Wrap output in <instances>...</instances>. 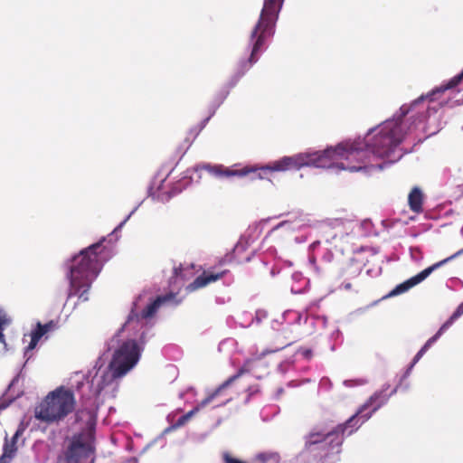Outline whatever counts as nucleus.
<instances>
[{"mask_svg":"<svg viewBox=\"0 0 463 463\" xmlns=\"http://www.w3.org/2000/svg\"><path fill=\"white\" fill-rule=\"evenodd\" d=\"M449 90L454 94L453 98L456 99L454 104H463V71L427 95L420 96L411 105H402L400 111L392 118L369 129L363 139L342 142L335 147H328L323 151H307L292 156H284L270 168L290 170L314 166L350 172L364 169L382 170L402 157L399 146L411 129L406 127L403 118L424 99L430 102L438 101L439 106L442 107L448 103V99L442 96Z\"/></svg>","mask_w":463,"mask_h":463,"instance_id":"1","label":"nucleus"},{"mask_svg":"<svg viewBox=\"0 0 463 463\" xmlns=\"http://www.w3.org/2000/svg\"><path fill=\"white\" fill-rule=\"evenodd\" d=\"M174 298L173 294L157 297L155 300L143 293L134 301L131 313L122 328L112 337L107 347H142L151 336L147 326L158 307Z\"/></svg>","mask_w":463,"mask_h":463,"instance_id":"2","label":"nucleus"},{"mask_svg":"<svg viewBox=\"0 0 463 463\" xmlns=\"http://www.w3.org/2000/svg\"><path fill=\"white\" fill-rule=\"evenodd\" d=\"M106 238L94 243L79 255L74 256L68 265L67 279L70 282L68 297L78 296L82 301L88 300V291L98 277L104 263L112 256L111 247L103 245Z\"/></svg>","mask_w":463,"mask_h":463,"instance_id":"3","label":"nucleus"},{"mask_svg":"<svg viewBox=\"0 0 463 463\" xmlns=\"http://www.w3.org/2000/svg\"><path fill=\"white\" fill-rule=\"evenodd\" d=\"M284 0H264L260 18L250 35L251 52L247 61H241L239 66L240 76L243 75L254 63H256L263 52L266 40L271 38L275 33L276 23Z\"/></svg>","mask_w":463,"mask_h":463,"instance_id":"4","label":"nucleus"},{"mask_svg":"<svg viewBox=\"0 0 463 463\" xmlns=\"http://www.w3.org/2000/svg\"><path fill=\"white\" fill-rule=\"evenodd\" d=\"M382 392H375L356 411L355 414L351 416L345 423L337 425L333 430L327 433H311L306 442V448L310 449L312 446L326 442L333 450L342 445L344 440L345 431L348 427H354L358 421L363 424L369 420L373 412H375L385 402L386 399L381 401ZM338 452V450H336Z\"/></svg>","mask_w":463,"mask_h":463,"instance_id":"5","label":"nucleus"},{"mask_svg":"<svg viewBox=\"0 0 463 463\" xmlns=\"http://www.w3.org/2000/svg\"><path fill=\"white\" fill-rule=\"evenodd\" d=\"M76 406L72 390L59 386L50 392L34 409V417L40 421L52 424L63 420Z\"/></svg>","mask_w":463,"mask_h":463,"instance_id":"6","label":"nucleus"},{"mask_svg":"<svg viewBox=\"0 0 463 463\" xmlns=\"http://www.w3.org/2000/svg\"><path fill=\"white\" fill-rule=\"evenodd\" d=\"M95 453L94 431L83 430L67 439L66 445L57 458V463H85L89 459L90 463H94Z\"/></svg>","mask_w":463,"mask_h":463,"instance_id":"7","label":"nucleus"},{"mask_svg":"<svg viewBox=\"0 0 463 463\" xmlns=\"http://www.w3.org/2000/svg\"><path fill=\"white\" fill-rule=\"evenodd\" d=\"M278 349L274 350H265L260 354L253 355L252 357L247 359L244 364L239 368L237 373L229 378H227L222 384H220L216 390L219 391V393L222 395L223 391L231 386L233 383H235L240 377H241L244 373H252L256 374L260 369L267 368L268 364L264 361V357L274 352Z\"/></svg>","mask_w":463,"mask_h":463,"instance_id":"8","label":"nucleus"},{"mask_svg":"<svg viewBox=\"0 0 463 463\" xmlns=\"http://www.w3.org/2000/svg\"><path fill=\"white\" fill-rule=\"evenodd\" d=\"M140 349H116L109 365L116 376L124 377L138 362Z\"/></svg>","mask_w":463,"mask_h":463,"instance_id":"9","label":"nucleus"},{"mask_svg":"<svg viewBox=\"0 0 463 463\" xmlns=\"http://www.w3.org/2000/svg\"><path fill=\"white\" fill-rule=\"evenodd\" d=\"M462 252H463V249L458 250V251H457L455 254H453V255H451V256H449V257H448V258H446V259H444V260H440V261H439L437 263H434L433 265H431V266L428 267L427 269H423L422 271H420L417 275H415V276L410 278L409 279L405 280L404 282L397 285L389 293V296L390 297H393V296H397V295L405 293L406 291H408L411 288L415 287L416 285L420 284L424 279H426L434 270H436L439 267L443 266L444 264H446L449 260L455 259L456 257L460 255Z\"/></svg>","mask_w":463,"mask_h":463,"instance_id":"10","label":"nucleus"},{"mask_svg":"<svg viewBox=\"0 0 463 463\" xmlns=\"http://www.w3.org/2000/svg\"><path fill=\"white\" fill-rule=\"evenodd\" d=\"M279 161V160H277L275 162H272V163L266 165L264 166H261V167L245 166L240 170L230 169V168L224 167L222 165H205L203 166V168L205 169L206 171H208L213 175H214L216 177H220V178L232 177V176H245L250 173L256 172L257 170L280 172L281 170H274V169L270 168V166H272Z\"/></svg>","mask_w":463,"mask_h":463,"instance_id":"11","label":"nucleus"},{"mask_svg":"<svg viewBox=\"0 0 463 463\" xmlns=\"http://www.w3.org/2000/svg\"><path fill=\"white\" fill-rule=\"evenodd\" d=\"M57 327L56 323L50 321L44 325L37 323L28 334L24 335V344H27V347H36L39 343H43L49 337V334L53 332Z\"/></svg>","mask_w":463,"mask_h":463,"instance_id":"12","label":"nucleus"},{"mask_svg":"<svg viewBox=\"0 0 463 463\" xmlns=\"http://www.w3.org/2000/svg\"><path fill=\"white\" fill-rule=\"evenodd\" d=\"M219 396H221V394L219 393V391H217L216 389L213 390L212 392L208 393V395L203 400H202L196 406H194L187 413L181 416L175 423V427L179 428L184 426L194 415L199 412L205 406L213 402Z\"/></svg>","mask_w":463,"mask_h":463,"instance_id":"13","label":"nucleus"},{"mask_svg":"<svg viewBox=\"0 0 463 463\" xmlns=\"http://www.w3.org/2000/svg\"><path fill=\"white\" fill-rule=\"evenodd\" d=\"M117 379L120 378L118 376H116L115 372L109 368V365H108L107 369L102 373L101 375H96L92 379V385H95L96 394H100V392L107 386L111 384Z\"/></svg>","mask_w":463,"mask_h":463,"instance_id":"14","label":"nucleus"},{"mask_svg":"<svg viewBox=\"0 0 463 463\" xmlns=\"http://www.w3.org/2000/svg\"><path fill=\"white\" fill-rule=\"evenodd\" d=\"M227 271L222 270L221 272L213 273L212 271H205L201 276L197 277L194 282L187 286V289L189 291H193L198 289L200 288L205 287L206 285L218 280L222 278Z\"/></svg>","mask_w":463,"mask_h":463,"instance_id":"15","label":"nucleus"},{"mask_svg":"<svg viewBox=\"0 0 463 463\" xmlns=\"http://www.w3.org/2000/svg\"><path fill=\"white\" fill-rule=\"evenodd\" d=\"M462 315H463V302L461 304H459V306L457 307V309L451 315L449 319L442 325V326L439 328V330L425 343L423 347H430L435 343V341L441 335L443 331L448 329L454 323V321L457 320L458 317H460Z\"/></svg>","mask_w":463,"mask_h":463,"instance_id":"16","label":"nucleus"},{"mask_svg":"<svg viewBox=\"0 0 463 463\" xmlns=\"http://www.w3.org/2000/svg\"><path fill=\"white\" fill-rule=\"evenodd\" d=\"M423 195L420 188L414 187L409 194L408 202L409 206L414 213H420L422 211Z\"/></svg>","mask_w":463,"mask_h":463,"instance_id":"17","label":"nucleus"},{"mask_svg":"<svg viewBox=\"0 0 463 463\" xmlns=\"http://www.w3.org/2000/svg\"><path fill=\"white\" fill-rule=\"evenodd\" d=\"M255 460L259 463H279L281 457L279 453L276 451H264L258 453L255 457Z\"/></svg>","mask_w":463,"mask_h":463,"instance_id":"18","label":"nucleus"},{"mask_svg":"<svg viewBox=\"0 0 463 463\" xmlns=\"http://www.w3.org/2000/svg\"><path fill=\"white\" fill-rule=\"evenodd\" d=\"M292 279L294 282H298V283H302L303 286H295V285H292L291 286V292L294 293V294H301L305 291L307 284H308V280L303 277V275L301 273H294L292 275Z\"/></svg>","mask_w":463,"mask_h":463,"instance_id":"19","label":"nucleus"},{"mask_svg":"<svg viewBox=\"0 0 463 463\" xmlns=\"http://www.w3.org/2000/svg\"><path fill=\"white\" fill-rule=\"evenodd\" d=\"M11 323L12 318L7 315V313L3 308H0V345H5L4 330Z\"/></svg>","mask_w":463,"mask_h":463,"instance_id":"20","label":"nucleus"},{"mask_svg":"<svg viewBox=\"0 0 463 463\" xmlns=\"http://www.w3.org/2000/svg\"><path fill=\"white\" fill-rule=\"evenodd\" d=\"M236 323L241 327H249L253 324V315L250 312L244 311L238 316Z\"/></svg>","mask_w":463,"mask_h":463,"instance_id":"21","label":"nucleus"},{"mask_svg":"<svg viewBox=\"0 0 463 463\" xmlns=\"http://www.w3.org/2000/svg\"><path fill=\"white\" fill-rule=\"evenodd\" d=\"M16 450L17 447L15 445V441H9L7 439H5V442L4 444L3 449V454L6 455L10 458H13Z\"/></svg>","mask_w":463,"mask_h":463,"instance_id":"22","label":"nucleus"},{"mask_svg":"<svg viewBox=\"0 0 463 463\" xmlns=\"http://www.w3.org/2000/svg\"><path fill=\"white\" fill-rule=\"evenodd\" d=\"M137 207L112 231L109 237H115V241L118 240V233L121 231L126 222L129 220L131 215L136 212Z\"/></svg>","mask_w":463,"mask_h":463,"instance_id":"23","label":"nucleus"},{"mask_svg":"<svg viewBox=\"0 0 463 463\" xmlns=\"http://www.w3.org/2000/svg\"><path fill=\"white\" fill-rule=\"evenodd\" d=\"M268 314L263 309H259L256 311L255 316H253V323L260 324L263 319L267 317Z\"/></svg>","mask_w":463,"mask_h":463,"instance_id":"24","label":"nucleus"},{"mask_svg":"<svg viewBox=\"0 0 463 463\" xmlns=\"http://www.w3.org/2000/svg\"><path fill=\"white\" fill-rule=\"evenodd\" d=\"M307 320H310L311 322H313L315 320L316 323L320 325L321 327H326V322H327L326 317L324 316H321V317L318 316L317 317H307L306 321H307Z\"/></svg>","mask_w":463,"mask_h":463,"instance_id":"25","label":"nucleus"},{"mask_svg":"<svg viewBox=\"0 0 463 463\" xmlns=\"http://www.w3.org/2000/svg\"><path fill=\"white\" fill-rule=\"evenodd\" d=\"M426 349H420V351L418 352V354L415 355V357L413 358L410 367L408 368L407 372H406V374H408L410 373V371L411 370V368L418 363V361L421 358V356L423 355L424 352H425Z\"/></svg>","mask_w":463,"mask_h":463,"instance_id":"26","label":"nucleus"},{"mask_svg":"<svg viewBox=\"0 0 463 463\" xmlns=\"http://www.w3.org/2000/svg\"><path fill=\"white\" fill-rule=\"evenodd\" d=\"M222 458H223L224 463H246V462H243V461H241V460H240L238 458H233L229 453H224L222 455Z\"/></svg>","mask_w":463,"mask_h":463,"instance_id":"27","label":"nucleus"},{"mask_svg":"<svg viewBox=\"0 0 463 463\" xmlns=\"http://www.w3.org/2000/svg\"><path fill=\"white\" fill-rule=\"evenodd\" d=\"M237 345H238L237 341L233 338H226L221 342V345H228L231 347H233Z\"/></svg>","mask_w":463,"mask_h":463,"instance_id":"28","label":"nucleus"},{"mask_svg":"<svg viewBox=\"0 0 463 463\" xmlns=\"http://www.w3.org/2000/svg\"><path fill=\"white\" fill-rule=\"evenodd\" d=\"M297 354H299L303 358L305 359H310L312 357V350L311 349H304L301 352H298Z\"/></svg>","mask_w":463,"mask_h":463,"instance_id":"29","label":"nucleus"},{"mask_svg":"<svg viewBox=\"0 0 463 463\" xmlns=\"http://www.w3.org/2000/svg\"><path fill=\"white\" fill-rule=\"evenodd\" d=\"M286 314H287V315H292V316L294 317V319H295L296 321H298V322H299V321H300L301 317H302V315H301V314H299L298 312H295V311H288V312H286Z\"/></svg>","mask_w":463,"mask_h":463,"instance_id":"30","label":"nucleus"},{"mask_svg":"<svg viewBox=\"0 0 463 463\" xmlns=\"http://www.w3.org/2000/svg\"><path fill=\"white\" fill-rule=\"evenodd\" d=\"M12 458H8L6 455L2 454L0 457V463H10Z\"/></svg>","mask_w":463,"mask_h":463,"instance_id":"31","label":"nucleus"},{"mask_svg":"<svg viewBox=\"0 0 463 463\" xmlns=\"http://www.w3.org/2000/svg\"><path fill=\"white\" fill-rule=\"evenodd\" d=\"M22 432H23L22 430H17L10 441H15V443H16L17 439H18L19 436L22 434Z\"/></svg>","mask_w":463,"mask_h":463,"instance_id":"32","label":"nucleus"},{"mask_svg":"<svg viewBox=\"0 0 463 463\" xmlns=\"http://www.w3.org/2000/svg\"><path fill=\"white\" fill-rule=\"evenodd\" d=\"M232 399H226L225 401L220 402L213 405V408L221 407L226 405L228 402H230Z\"/></svg>","mask_w":463,"mask_h":463,"instance_id":"33","label":"nucleus"},{"mask_svg":"<svg viewBox=\"0 0 463 463\" xmlns=\"http://www.w3.org/2000/svg\"><path fill=\"white\" fill-rule=\"evenodd\" d=\"M309 263L310 265L312 266V268L317 271V265H316V260H315V258L313 256H310L309 257Z\"/></svg>","mask_w":463,"mask_h":463,"instance_id":"34","label":"nucleus"},{"mask_svg":"<svg viewBox=\"0 0 463 463\" xmlns=\"http://www.w3.org/2000/svg\"><path fill=\"white\" fill-rule=\"evenodd\" d=\"M341 288H343L345 290H349L352 288V285L350 282H345L341 285Z\"/></svg>","mask_w":463,"mask_h":463,"instance_id":"35","label":"nucleus"},{"mask_svg":"<svg viewBox=\"0 0 463 463\" xmlns=\"http://www.w3.org/2000/svg\"><path fill=\"white\" fill-rule=\"evenodd\" d=\"M319 244H320L319 241H313L312 244L310 245V250H314L317 248V246H318Z\"/></svg>","mask_w":463,"mask_h":463,"instance_id":"36","label":"nucleus"},{"mask_svg":"<svg viewBox=\"0 0 463 463\" xmlns=\"http://www.w3.org/2000/svg\"><path fill=\"white\" fill-rule=\"evenodd\" d=\"M247 392H249V397L251 396L255 392H257V390L253 389V387L251 386H249L247 388Z\"/></svg>","mask_w":463,"mask_h":463,"instance_id":"37","label":"nucleus"},{"mask_svg":"<svg viewBox=\"0 0 463 463\" xmlns=\"http://www.w3.org/2000/svg\"><path fill=\"white\" fill-rule=\"evenodd\" d=\"M302 227V224L300 223V222H298L296 224H294L292 226V229L295 230V229H300Z\"/></svg>","mask_w":463,"mask_h":463,"instance_id":"38","label":"nucleus"},{"mask_svg":"<svg viewBox=\"0 0 463 463\" xmlns=\"http://www.w3.org/2000/svg\"><path fill=\"white\" fill-rule=\"evenodd\" d=\"M288 225V222H281L278 227H286Z\"/></svg>","mask_w":463,"mask_h":463,"instance_id":"39","label":"nucleus"},{"mask_svg":"<svg viewBox=\"0 0 463 463\" xmlns=\"http://www.w3.org/2000/svg\"><path fill=\"white\" fill-rule=\"evenodd\" d=\"M295 240H296V241H297V242H303V241H306V239L299 240V238H298V237H296V238H295Z\"/></svg>","mask_w":463,"mask_h":463,"instance_id":"40","label":"nucleus"},{"mask_svg":"<svg viewBox=\"0 0 463 463\" xmlns=\"http://www.w3.org/2000/svg\"><path fill=\"white\" fill-rule=\"evenodd\" d=\"M293 285H295V286H303V284H302V283H298V282H294V284H293Z\"/></svg>","mask_w":463,"mask_h":463,"instance_id":"41","label":"nucleus"},{"mask_svg":"<svg viewBox=\"0 0 463 463\" xmlns=\"http://www.w3.org/2000/svg\"><path fill=\"white\" fill-rule=\"evenodd\" d=\"M5 405L0 404V410L5 409Z\"/></svg>","mask_w":463,"mask_h":463,"instance_id":"42","label":"nucleus"}]
</instances>
